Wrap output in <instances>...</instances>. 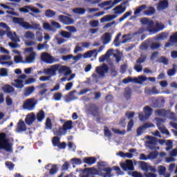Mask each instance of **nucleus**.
<instances>
[{"label":"nucleus","mask_w":177,"mask_h":177,"mask_svg":"<svg viewBox=\"0 0 177 177\" xmlns=\"http://www.w3.org/2000/svg\"><path fill=\"white\" fill-rule=\"evenodd\" d=\"M140 167L141 169H142V171H145V172H149V171H151V172H157V169L156 167H153L147 164L146 162H140Z\"/></svg>","instance_id":"15"},{"label":"nucleus","mask_w":177,"mask_h":177,"mask_svg":"<svg viewBox=\"0 0 177 177\" xmlns=\"http://www.w3.org/2000/svg\"><path fill=\"white\" fill-rule=\"evenodd\" d=\"M167 171V168L162 165H160L158 167V172L159 175H165V172Z\"/></svg>","instance_id":"49"},{"label":"nucleus","mask_w":177,"mask_h":177,"mask_svg":"<svg viewBox=\"0 0 177 177\" xmlns=\"http://www.w3.org/2000/svg\"><path fill=\"white\" fill-rule=\"evenodd\" d=\"M19 12H22V13H30V12L36 14L41 13V10H39V9L36 8L32 6H26L21 8H19Z\"/></svg>","instance_id":"14"},{"label":"nucleus","mask_w":177,"mask_h":177,"mask_svg":"<svg viewBox=\"0 0 177 177\" xmlns=\"http://www.w3.org/2000/svg\"><path fill=\"white\" fill-rule=\"evenodd\" d=\"M96 71L100 77H104V75L107 74V72L109 71V68L106 64H103L102 66L97 67Z\"/></svg>","instance_id":"21"},{"label":"nucleus","mask_w":177,"mask_h":177,"mask_svg":"<svg viewBox=\"0 0 177 177\" xmlns=\"http://www.w3.org/2000/svg\"><path fill=\"white\" fill-rule=\"evenodd\" d=\"M43 28L44 30H46L47 31H55V29H53V28H52L50 24H49L48 23L43 24Z\"/></svg>","instance_id":"57"},{"label":"nucleus","mask_w":177,"mask_h":177,"mask_svg":"<svg viewBox=\"0 0 177 177\" xmlns=\"http://www.w3.org/2000/svg\"><path fill=\"white\" fill-rule=\"evenodd\" d=\"M118 155L122 158H132V157H133V154H132V153L119 152Z\"/></svg>","instance_id":"46"},{"label":"nucleus","mask_w":177,"mask_h":177,"mask_svg":"<svg viewBox=\"0 0 177 177\" xmlns=\"http://www.w3.org/2000/svg\"><path fill=\"white\" fill-rule=\"evenodd\" d=\"M113 57L115 58L117 63L121 62V58L122 57V53L117 51L116 54H113Z\"/></svg>","instance_id":"59"},{"label":"nucleus","mask_w":177,"mask_h":177,"mask_svg":"<svg viewBox=\"0 0 177 177\" xmlns=\"http://www.w3.org/2000/svg\"><path fill=\"white\" fill-rule=\"evenodd\" d=\"M165 145L167 146L166 147V151H169V150H171L172 149V141L169 140H167L165 142Z\"/></svg>","instance_id":"58"},{"label":"nucleus","mask_w":177,"mask_h":177,"mask_svg":"<svg viewBox=\"0 0 177 177\" xmlns=\"http://www.w3.org/2000/svg\"><path fill=\"white\" fill-rule=\"evenodd\" d=\"M36 39L39 42H42L44 39V36L42 35V32H36Z\"/></svg>","instance_id":"63"},{"label":"nucleus","mask_w":177,"mask_h":177,"mask_svg":"<svg viewBox=\"0 0 177 177\" xmlns=\"http://www.w3.org/2000/svg\"><path fill=\"white\" fill-rule=\"evenodd\" d=\"M35 91V87L34 86H28L24 88V95L26 97H28L34 93Z\"/></svg>","instance_id":"30"},{"label":"nucleus","mask_w":177,"mask_h":177,"mask_svg":"<svg viewBox=\"0 0 177 177\" xmlns=\"http://www.w3.org/2000/svg\"><path fill=\"white\" fill-rule=\"evenodd\" d=\"M158 156V151H152L149 153L148 156V160H156L157 158V156Z\"/></svg>","instance_id":"52"},{"label":"nucleus","mask_w":177,"mask_h":177,"mask_svg":"<svg viewBox=\"0 0 177 177\" xmlns=\"http://www.w3.org/2000/svg\"><path fill=\"white\" fill-rule=\"evenodd\" d=\"M37 106V100L35 98H28L24 102L23 108L24 110L32 111Z\"/></svg>","instance_id":"8"},{"label":"nucleus","mask_w":177,"mask_h":177,"mask_svg":"<svg viewBox=\"0 0 177 177\" xmlns=\"http://www.w3.org/2000/svg\"><path fill=\"white\" fill-rule=\"evenodd\" d=\"M46 44H48V41H46L44 44H39L37 45V50H42L43 49H47V48H49V46Z\"/></svg>","instance_id":"55"},{"label":"nucleus","mask_w":177,"mask_h":177,"mask_svg":"<svg viewBox=\"0 0 177 177\" xmlns=\"http://www.w3.org/2000/svg\"><path fill=\"white\" fill-rule=\"evenodd\" d=\"M46 169L49 171L50 175H55L57 172V167L53 165H46Z\"/></svg>","instance_id":"34"},{"label":"nucleus","mask_w":177,"mask_h":177,"mask_svg":"<svg viewBox=\"0 0 177 177\" xmlns=\"http://www.w3.org/2000/svg\"><path fill=\"white\" fill-rule=\"evenodd\" d=\"M41 59L42 62L47 63V64H52L53 63H55V60H59V59L55 58V57L50 55V54L48 53H41Z\"/></svg>","instance_id":"12"},{"label":"nucleus","mask_w":177,"mask_h":177,"mask_svg":"<svg viewBox=\"0 0 177 177\" xmlns=\"http://www.w3.org/2000/svg\"><path fill=\"white\" fill-rule=\"evenodd\" d=\"M60 35H62V37H63L64 38H66L67 39L71 38V33L66 32L64 30L61 31Z\"/></svg>","instance_id":"60"},{"label":"nucleus","mask_w":177,"mask_h":177,"mask_svg":"<svg viewBox=\"0 0 177 177\" xmlns=\"http://www.w3.org/2000/svg\"><path fill=\"white\" fill-rule=\"evenodd\" d=\"M176 73V65H174L173 68L169 69L167 71V75H169V77H174V75H175Z\"/></svg>","instance_id":"51"},{"label":"nucleus","mask_w":177,"mask_h":177,"mask_svg":"<svg viewBox=\"0 0 177 177\" xmlns=\"http://www.w3.org/2000/svg\"><path fill=\"white\" fill-rule=\"evenodd\" d=\"M86 171H87V172L88 174H91V175H99V174H102L100 170L97 171V169H95V167H92V168H86Z\"/></svg>","instance_id":"44"},{"label":"nucleus","mask_w":177,"mask_h":177,"mask_svg":"<svg viewBox=\"0 0 177 177\" xmlns=\"http://www.w3.org/2000/svg\"><path fill=\"white\" fill-rule=\"evenodd\" d=\"M175 44H177V32L171 36L170 41L166 44V48H169V46H174Z\"/></svg>","instance_id":"32"},{"label":"nucleus","mask_w":177,"mask_h":177,"mask_svg":"<svg viewBox=\"0 0 177 177\" xmlns=\"http://www.w3.org/2000/svg\"><path fill=\"white\" fill-rule=\"evenodd\" d=\"M55 15L56 12H55V11L52 10H47L45 12V16H46V17H48L49 19H52V17H53Z\"/></svg>","instance_id":"48"},{"label":"nucleus","mask_w":177,"mask_h":177,"mask_svg":"<svg viewBox=\"0 0 177 177\" xmlns=\"http://www.w3.org/2000/svg\"><path fill=\"white\" fill-rule=\"evenodd\" d=\"M167 38H168V34L165 33V32H163V33L160 34L158 36L157 39H158V40L167 39Z\"/></svg>","instance_id":"64"},{"label":"nucleus","mask_w":177,"mask_h":177,"mask_svg":"<svg viewBox=\"0 0 177 177\" xmlns=\"http://www.w3.org/2000/svg\"><path fill=\"white\" fill-rule=\"evenodd\" d=\"M107 163L105 162H98V169L101 174H99L102 177H111V168L105 167Z\"/></svg>","instance_id":"5"},{"label":"nucleus","mask_w":177,"mask_h":177,"mask_svg":"<svg viewBox=\"0 0 177 177\" xmlns=\"http://www.w3.org/2000/svg\"><path fill=\"white\" fill-rule=\"evenodd\" d=\"M133 37H135V35H133V34L124 35L122 37L123 40L122 41L121 44H127V41H131V39H132Z\"/></svg>","instance_id":"43"},{"label":"nucleus","mask_w":177,"mask_h":177,"mask_svg":"<svg viewBox=\"0 0 177 177\" xmlns=\"http://www.w3.org/2000/svg\"><path fill=\"white\" fill-rule=\"evenodd\" d=\"M154 124L153 123H145L144 125L138 127L137 129V135L138 136H142L143 135V132L147 129V128H154Z\"/></svg>","instance_id":"18"},{"label":"nucleus","mask_w":177,"mask_h":177,"mask_svg":"<svg viewBox=\"0 0 177 177\" xmlns=\"http://www.w3.org/2000/svg\"><path fill=\"white\" fill-rule=\"evenodd\" d=\"M145 9H146V6L145 5H142L141 6H140L134 12V15L136 16H139V15H140V13L142 12V10H145Z\"/></svg>","instance_id":"50"},{"label":"nucleus","mask_w":177,"mask_h":177,"mask_svg":"<svg viewBox=\"0 0 177 177\" xmlns=\"http://www.w3.org/2000/svg\"><path fill=\"white\" fill-rule=\"evenodd\" d=\"M71 162L73 165H81V164H82V160L80 158H72Z\"/></svg>","instance_id":"54"},{"label":"nucleus","mask_w":177,"mask_h":177,"mask_svg":"<svg viewBox=\"0 0 177 177\" xmlns=\"http://www.w3.org/2000/svg\"><path fill=\"white\" fill-rule=\"evenodd\" d=\"M58 73L59 74H64L65 77H67V75H70V74H71V70H70V68L66 66H62L59 64Z\"/></svg>","instance_id":"20"},{"label":"nucleus","mask_w":177,"mask_h":177,"mask_svg":"<svg viewBox=\"0 0 177 177\" xmlns=\"http://www.w3.org/2000/svg\"><path fill=\"white\" fill-rule=\"evenodd\" d=\"M145 60H146V56H141V57L137 60V63L134 66V69L137 73H142L143 67L140 65V63H143Z\"/></svg>","instance_id":"19"},{"label":"nucleus","mask_w":177,"mask_h":177,"mask_svg":"<svg viewBox=\"0 0 177 177\" xmlns=\"http://www.w3.org/2000/svg\"><path fill=\"white\" fill-rule=\"evenodd\" d=\"M154 13H156V10L153 7H149L148 10L144 12V14L147 16H152V15H154Z\"/></svg>","instance_id":"47"},{"label":"nucleus","mask_w":177,"mask_h":177,"mask_svg":"<svg viewBox=\"0 0 177 177\" xmlns=\"http://www.w3.org/2000/svg\"><path fill=\"white\" fill-rule=\"evenodd\" d=\"M128 4V1H124L120 5L116 6L115 8L113 9L115 15H122L124 12L127 10V7L125 5Z\"/></svg>","instance_id":"16"},{"label":"nucleus","mask_w":177,"mask_h":177,"mask_svg":"<svg viewBox=\"0 0 177 177\" xmlns=\"http://www.w3.org/2000/svg\"><path fill=\"white\" fill-rule=\"evenodd\" d=\"M24 50L26 53H30L29 55L26 56L25 59V63H28V64L34 63V62H35V53L33 51L34 48L32 47H29V48H25Z\"/></svg>","instance_id":"10"},{"label":"nucleus","mask_w":177,"mask_h":177,"mask_svg":"<svg viewBox=\"0 0 177 177\" xmlns=\"http://www.w3.org/2000/svg\"><path fill=\"white\" fill-rule=\"evenodd\" d=\"M0 27H1L2 28H5L6 31L7 37L8 38H10L12 41L15 42V43L9 42L8 43L9 46H10V48H12V49H16V48H19V44H17V42H20V39L17 37V35H16V32H12L10 31V28H9L8 25H6L5 23H2V22L0 23Z\"/></svg>","instance_id":"1"},{"label":"nucleus","mask_w":177,"mask_h":177,"mask_svg":"<svg viewBox=\"0 0 177 177\" xmlns=\"http://www.w3.org/2000/svg\"><path fill=\"white\" fill-rule=\"evenodd\" d=\"M115 19V15H106L100 19L101 23L111 21Z\"/></svg>","instance_id":"38"},{"label":"nucleus","mask_w":177,"mask_h":177,"mask_svg":"<svg viewBox=\"0 0 177 177\" xmlns=\"http://www.w3.org/2000/svg\"><path fill=\"white\" fill-rule=\"evenodd\" d=\"M131 15H132V11H128L122 17H121L120 19V21H124V20H125L126 19H128V17H129V16H131Z\"/></svg>","instance_id":"62"},{"label":"nucleus","mask_w":177,"mask_h":177,"mask_svg":"<svg viewBox=\"0 0 177 177\" xmlns=\"http://www.w3.org/2000/svg\"><path fill=\"white\" fill-rule=\"evenodd\" d=\"M78 52H84V48L80 43L77 44L74 49V53H78Z\"/></svg>","instance_id":"61"},{"label":"nucleus","mask_w":177,"mask_h":177,"mask_svg":"<svg viewBox=\"0 0 177 177\" xmlns=\"http://www.w3.org/2000/svg\"><path fill=\"white\" fill-rule=\"evenodd\" d=\"M155 121H156V125L158 128V129L162 132V133H165L167 136H171V134L169 133V131L162 125L164 124V120H162L160 118H156Z\"/></svg>","instance_id":"13"},{"label":"nucleus","mask_w":177,"mask_h":177,"mask_svg":"<svg viewBox=\"0 0 177 177\" xmlns=\"http://www.w3.org/2000/svg\"><path fill=\"white\" fill-rule=\"evenodd\" d=\"M2 90L5 93H12V92H15V88L9 84H6L3 86Z\"/></svg>","instance_id":"40"},{"label":"nucleus","mask_w":177,"mask_h":177,"mask_svg":"<svg viewBox=\"0 0 177 177\" xmlns=\"http://www.w3.org/2000/svg\"><path fill=\"white\" fill-rule=\"evenodd\" d=\"M25 121L28 125H31L34 121H35V114L34 113H31L28 114L26 116Z\"/></svg>","instance_id":"31"},{"label":"nucleus","mask_w":177,"mask_h":177,"mask_svg":"<svg viewBox=\"0 0 177 177\" xmlns=\"http://www.w3.org/2000/svg\"><path fill=\"white\" fill-rule=\"evenodd\" d=\"M168 8V1L163 0L161 1L157 6L158 10H164V9H167Z\"/></svg>","instance_id":"35"},{"label":"nucleus","mask_w":177,"mask_h":177,"mask_svg":"<svg viewBox=\"0 0 177 177\" xmlns=\"http://www.w3.org/2000/svg\"><path fill=\"white\" fill-rule=\"evenodd\" d=\"M100 8H103L104 10H110L114 6L113 0L104 1V3L99 4Z\"/></svg>","instance_id":"23"},{"label":"nucleus","mask_w":177,"mask_h":177,"mask_svg":"<svg viewBox=\"0 0 177 177\" xmlns=\"http://www.w3.org/2000/svg\"><path fill=\"white\" fill-rule=\"evenodd\" d=\"M113 53V49H109L104 55H102L101 57H100L99 58L100 63H103L104 62H106V60H109V59L110 58V56H111Z\"/></svg>","instance_id":"28"},{"label":"nucleus","mask_w":177,"mask_h":177,"mask_svg":"<svg viewBox=\"0 0 177 177\" xmlns=\"http://www.w3.org/2000/svg\"><path fill=\"white\" fill-rule=\"evenodd\" d=\"M145 138H146V139H147L145 141V143H146L147 147H149V145L150 150H159L160 147H156V145H157V143H158V142H159V145H161L162 146L163 145H165V142H166L165 140H157V138H156V137H151V136H147Z\"/></svg>","instance_id":"3"},{"label":"nucleus","mask_w":177,"mask_h":177,"mask_svg":"<svg viewBox=\"0 0 177 177\" xmlns=\"http://www.w3.org/2000/svg\"><path fill=\"white\" fill-rule=\"evenodd\" d=\"M140 23H142L144 26H147V31L150 32V34H156L157 32V30H156V27L154 26V22L151 20H149L147 18H142L140 19Z\"/></svg>","instance_id":"6"},{"label":"nucleus","mask_w":177,"mask_h":177,"mask_svg":"<svg viewBox=\"0 0 177 177\" xmlns=\"http://www.w3.org/2000/svg\"><path fill=\"white\" fill-rule=\"evenodd\" d=\"M0 150L12 151V144L6 139V134L0 133Z\"/></svg>","instance_id":"4"},{"label":"nucleus","mask_w":177,"mask_h":177,"mask_svg":"<svg viewBox=\"0 0 177 177\" xmlns=\"http://www.w3.org/2000/svg\"><path fill=\"white\" fill-rule=\"evenodd\" d=\"M57 71H59V64H55L51 66L48 68H44V74H46V75H51V77H55L57 74Z\"/></svg>","instance_id":"11"},{"label":"nucleus","mask_w":177,"mask_h":177,"mask_svg":"<svg viewBox=\"0 0 177 177\" xmlns=\"http://www.w3.org/2000/svg\"><path fill=\"white\" fill-rule=\"evenodd\" d=\"M156 115H159V117H169L171 114L173 115H175V113H172L170 111H167L164 109H158L156 111Z\"/></svg>","instance_id":"25"},{"label":"nucleus","mask_w":177,"mask_h":177,"mask_svg":"<svg viewBox=\"0 0 177 177\" xmlns=\"http://www.w3.org/2000/svg\"><path fill=\"white\" fill-rule=\"evenodd\" d=\"M24 37L26 38V39L34 41V39H35V35L31 31H26L24 34Z\"/></svg>","instance_id":"42"},{"label":"nucleus","mask_w":177,"mask_h":177,"mask_svg":"<svg viewBox=\"0 0 177 177\" xmlns=\"http://www.w3.org/2000/svg\"><path fill=\"white\" fill-rule=\"evenodd\" d=\"M12 21L15 24H19L21 26V27H23L26 30H38L39 31L42 30V28L39 24L32 23V24H30L29 23L24 21V19L22 18L14 17L12 19Z\"/></svg>","instance_id":"2"},{"label":"nucleus","mask_w":177,"mask_h":177,"mask_svg":"<svg viewBox=\"0 0 177 177\" xmlns=\"http://www.w3.org/2000/svg\"><path fill=\"white\" fill-rule=\"evenodd\" d=\"M59 21L61 23H63L64 24H66V26H70L73 24V23H74V21L73 20V19L68 17H66L64 15H59Z\"/></svg>","instance_id":"22"},{"label":"nucleus","mask_w":177,"mask_h":177,"mask_svg":"<svg viewBox=\"0 0 177 177\" xmlns=\"http://www.w3.org/2000/svg\"><path fill=\"white\" fill-rule=\"evenodd\" d=\"M8 69L5 68H0V77H8Z\"/></svg>","instance_id":"56"},{"label":"nucleus","mask_w":177,"mask_h":177,"mask_svg":"<svg viewBox=\"0 0 177 177\" xmlns=\"http://www.w3.org/2000/svg\"><path fill=\"white\" fill-rule=\"evenodd\" d=\"M83 161L85 162V164H88V165H93V164L96 162V158L94 157L84 158Z\"/></svg>","instance_id":"36"},{"label":"nucleus","mask_w":177,"mask_h":177,"mask_svg":"<svg viewBox=\"0 0 177 177\" xmlns=\"http://www.w3.org/2000/svg\"><path fill=\"white\" fill-rule=\"evenodd\" d=\"M91 57H94L95 59H96V57H97V50H88L84 53L83 55V59H91Z\"/></svg>","instance_id":"24"},{"label":"nucleus","mask_w":177,"mask_h":177,"mask_svg":"<svg viewBox=\"0 0 177 177\" xmlns=\"http://www.w3.org/2000/svg\"><path fill=\"white\" fill-rule=\"evenodd\" d=\"M11 85H12V86H15V88H17L18 89H22V88H24L23 80L20 79H16L12 81Z\"/></svg>","instance_id":"29"},{"label":"nucleus","mask_w":177,"mask_h":177,"mask_svg":"<svg viewBox=\"0 0 177 177\" xmlns=\"http://www.w3.org/2000/svg\"><path fill=\"white\" fill-rule=\"evenodd\" d=\"M72 128H73V122L71 121H68L64 124L63 127L62 128V131H60L57 133L58 135H60V133H66L67 131H68L69 129H71Z\"/></svg>","instance_id":"26"},{"label":"nucleus","mask_w":177,"mask_h":177,"mask_svg":"<svg viewBox=\"0 0 177 177\" xmlns=\"http://www.w3.org/2000/svg\"><path fill=\"white\" fill-rule=\"evenodd\" d=\"M8 60H12V57L9 55H0V64Z\"/></svg>","instance_id":"53"},{"label":"nucleus","mask_w":177,"mask_h":177,"mask_svg":"<svg viewBox=\"0 0 177 177\" xmlns=\"http://www.w3.org/2000/svg\"><path fill=\"white\" fill-rule=\"evenodd\" d=\"M147 81V77L144 75H140L138 77H127L123 80L124 84H129V82H136V84H140V85L143 84V82Z\"/></svg>","instance_id":"9"},{"label":"nucleus","mask_w":177,"mask_h":177,"mask_svg":"<svg viewBox=\"0 0 177 177\" xmlns=\"http://www.w3.org/2000/svg\"><path fill=\"white\" fill-rule=\"evenodd\" d=\"M120 167L124 171H133L134 169L133 162L131 160H127L125 162L121 163Z\"/></svg>","instance_id":"17"},{"label":"nucleus","mask_w":177,"mask_h":177,"mask_svg":"<svg viewBox=\"0 0 177 177\" xmlns=\"http://www.w3.org/2000/svg\"><path fill=\"white\" fill-rule=\"evenodd\" d=\"M36 118L39 122H42L45 120V112L41 110L39 111L37 114Z\"/></svg>","instance_id":"41"},{"label":"nucleus","mask_w":177,"mask_h":177,"mask_svg":"<svg viewBox=\"0 0 177 177\" xmlns=\"http://www.w3.org/2000/svg\"><path fill=\"white\" fill-rule=\"evenodd\" d=\"M27 126H26V123L24 121L20 120L17 125L16 131L17 132H24V131H26Z\"/></svg>","instance_id":"27"},{"label":"nucleus","mask_w":177,"mask_h":177,"mask_svg":"<svg viewBox=\"0 0 177 177\" xmlns=\"http://www.w3.org/2000/svg\"><path fill=\"white\" fill-rule=\"evenodd\" d=\"M145 93H148V95H158L160 92H158V90H157L156 87H152L150 88H145Z\"/></svg>","instance_id":"37"},{"label":"nucleus","mask_w":177,"mask_h":177,"mask_svg":"<svg viewBox=\"0 0 177 177\" xmlns=\"http://www.w3.org/2000/svg\"><path fill=\"white\" fill-rule=\"evenodd\" d=\"M151 113H153V109H151L149 106L144 107L143 112L138 113V118L140 121H147V120L150 118Z\"/></svg>","instance_id":"7"},{"label":"nucleus","mask_w":177,"mask_h":177,"mask_svg":"<svg viewBox=\"0 0 177 177\" xmlns=\"http://www.w3.org/2000/svg\"><path fill=\"white\" fill-rule=\"evenodd\" d=\"M102 41L104 45H107V44H109V42H111V35L108 32L105 33L102 36Z\"/></svg>","instance_id":"33"},{"label":"nucleus","mask_w":177,"mask_h":177,"mask_svg":"<svg viewBox=\"0 0 177 177\" xmlns=\"http://www.w3.org/2000/svg\"><path fill=\"white\" fill-rule=\"evenodd\" d=\"M73 13H76V15H85V12H86V10L82 8H76L73 9Z\"/></svg>","instance_id":"45"},{"label":"nucleus","mask_w":177,"mask_h":177,"mask_svg":"<svg viewBox=\"0 0 177 177\" xmlns=\"http://www.w3.org/2000/svg\"><path fill=\"white\" fill-rule=\"evenodd\" d=\"M66 39L60 37L59 35H57L53 39V42L57 44V45H62V44H64L66 42Z\"/></svg>","instance_id":"39"}]
</instances>
